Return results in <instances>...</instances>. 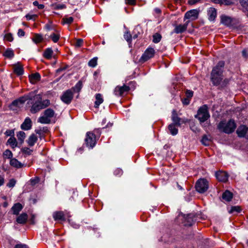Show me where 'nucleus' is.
Returning <instances> with one entry per match:
<instances>
[{"mask_svg":"<svg viewBox=\"0 0 248 248\" xmlns=\"http://www.w3.org/2000/svg\"><path fill=\"white\" fill-rule=\"evenodd\" d=\"M193 216L192 214L183 216V217L184 218V225L186 226H191L193 223Z\"/></svg>","mask_w":248,"mask_h":248,"instance_id":"nucleus-16","label":"nucleus"},{"mask_svg":"<svg viewBox=\"0 0 248 248\" xmlns=\"http://www.w3.org/2000/svg\"><path fill=\"white\" fill-rule=\"evenodd\" d=\"M232 22V18L231 17L225 15H222L221 16V22L225 26H231Z\"/></svg>","mask_w":248,"mask_h":248,"instance_id":"nucleus-19","label":"nucleus"},{"mask_svg":"<svg viewBox=\"0 0 248 248\" xmlns=\"http://www.w3.org/2000/svg\"><path fill=\"white\" fill-rule=\"evenodd\" d=\"M83 42V40L82 39H78L77 40L76 43V46L77 47H80L81 46Z\"/></svg>","mask_w":248,"mask_h":248,"instance_id":"nucleus-57","label":"nucleus"},{"mask_svg":"<svg viewBox=\"0 0 248 248\" xmlns=\"http://www.w3.org/2000/svg\"><path fill=\"white\" fill-rule=\"evenodd\" d=\"M53 53V50L51 48H47L45 50L43 56L47 59H50L52 57Z\"/></svg>","mask_w":248,"mask_h":248,"instance_id":"nucleus-33","label":"nucleus"},{"mask_svg":"<svg viewBox=\"0 0 248 248\" xmlns=\"http://www.w3.org/2000/svg\"><path fill=\"white\" fill-rule=\"evenodd\" d=\"M14 71L18 76L22 75L24 72L22 66L18 63L14 65Z\"/></svg>","mask_w":248,"mask_h":248,"instance_id":"nucleus-27","label":"nucleus"},{"mask_svg":"<svg viewBox=\"0 0 248 248\" xmlns=\"http://www.w3.org/2000/svg\"><path fill=\"white\" fill-rule=\"evenodd\" d=\"M52 6L55 10H61L66 8V6L64 4H53Z\"/></svg>","mask_w":248,"mask_h":248,"instance_id":"nucleus-41","label":"nucleus"},{"mask_svg":"<svg viewBox=\"0 0 248 248\" xmlns=\"http://www.w3.org/2000/svg\"><path fill=\"white\" fill-rule=\"evenodd\" d=\"M201 142L203 145L207 146L209 144L210 140L206 136H204L201 140Z\"/></svg>","mask_w":248,"mask_h":248,"instance_id":"nucleus-45","label":"nucleus"},{"mask_svg":"<svg viewBox=\"0 0 248 248\" xmlns=\"http://www.w3.org/2000/svg\"><path fill=\"white\" fill-rule=\"evenodd\" d=\"M3 156L5 158H11L13 156V154L10 150H6L3 153Z\"/></svg>","mask_w":248,"mask_h":248,"instance_id":"nucleus-43","label":"nucleus"},{"mask_svg":"<svg viewBox=\"0 0 248 248\" xmlns=\"http://www.w3.org/2000/svg\"><path fill=\"white\" fill-rule=\"evenodd\" d=\"M53 217L55 220H65L64 213L62 211H56L54 212L53 214Z\"/></svg>","mask_w":248,"mask_h":248,"instance_id":"nucleus-23","label":"nucleus"},{"mask_svg":"<svg viewBox=\"0 0 248 248\" xmlns=\"http://www.w3.org/2000/svg\"><path fill=\"white\" fill-rule=\"evenodd\" d=\"M16 183V181L15 179H12L10 180L8 183L7 184V186L9 187H13Z\"/></svg>","mask_w":248,"mask_h":248,"instance_id":"nucleus-48","label":"nucleus"},{"mask_svg":"<svg viewBox=\"0 0 248 248\" xmlns=\"http://www.w3.org/2000/svg\"><path fill=\"white\" fill-rule=\"evenodd\" d=\"M27 94L14 100L9 106L10 109L17 110L27 100Z\"/></svg>","mask_w":248,"mask_h":248,"instance_id":"nucleus-6","label":"nucleus"},{"mask_svg":"<svg viewBox=\"0 0 248 248\" xmlns=\"http://www.w3.org/2000/svg\"><path fill=\"white\" fill-rule=\"evenodd\" d=\"M114 173H115V174H116V175H117V174L121 175L123 173V171L121 169H117L115 171Z\"/></svg>","mask_w":248,"mask_h":248,"instance_id":"nucleus-62","label":"nucleus"},{"mask_svg":"<svg viewBox=\"0 0 248 248\" xmlns=\"http://www.w3.org/2000/svg\"><path fill=\"white\" fill-rule=\"evenodd\" d=\"M97 63V58L94 57L91 59L88 62V65L90 67H94Z\"/></svg>","mask_w":248,"mask_h":248,"instance_id":"nucleus-39","label":"nucleus"},{"mask_svg":"<svg viewBox=\"0 0 248 248\" xmlns=\"http://www.w3.org/2000/svg\"><path fill=\"white\" fill-rule=\"evenodd\" d=\"M221 3L226 5H230L233 3V0H224L223 1L221 2Z\"/></svg>","mask_w":248,"mask_h":248,"instance_id":"nucleus-55","label":"nucleus"},{"mask_svg":"<svg viewBox=\"0 0 248 248\" xmlns=\"http://www.w3.org/2000/svg\"><path fill=\"white\" fill-rule=\"evenodd\" d=\"M17 35L19 37L23 36L25 35V32L23 30L20 29L18 31Z\"/></svg>","mask_w":248,"mask_h":248,"instance_id":"nucleus-59","label":"nucleus"},{"mask_svg":"<svg viewBox=\"0 0 248 248\" xmlns=\"http://www.w3.org/2000/svg\"><path fill=\"white\" fill-rule=\"evenodd\" d=\"M202 0H188V4L191 5H195L201 2Z\"/></svg>","mask_w":248,"mask_h":248,"instance_id":"nucleus-53","label":"nucleus"},{"mask_svg":"<svg viewBox=\"0 0 248 248\" xmlns=\"http://www.w3.org/2000/svg\"><path fill=\"white\" fill-rule=\"evenodd\" d=\"M23 207V206L21 203L18 202L15 203L12 208L13 214L17 215Z\"/></svg>","mask_w":248,"mask_h":248,"instance_id":"nucleus-22","label":"nucleus"},{"mask_svg":"<svg viewBox=\"0 0 248 248\" xmlns=\"http://www.w3.org/2000/svg\"><path fill=\"white\" fill-rule=\"evenodd\" d=\"M27 104L31 106L30 112L35 114L50 105L48 99L42 100V96L36 94L35 92H31L27 94Z\"/></svg>","mask_w":248,"mask_h":248,"instance_id":"nucleus-1","label":"nucleus"},{"mask_svg":"<svg viewBox=\"0 0 248 248\" xmlns=\"http://www.w3.org/2000/svg\"><path fill=\"white\" fill-rule=\"evenodd\" d=\"M4 56L8 58H12L14 56V53L13 50L8 49L4 53Z\"/></svg>","mask_w":248,"mask_h":248,"instance_id":"nucleus-37","label":"nucleus"},{"mask_svg":"<svg viewBox=\"0 0 248 248\" xmlns=\"http://www.w3.org/2000/svg\"><path fill=\"white\" fill-rule=\"evenodd\" d=\"M60 37V35L59 34L54 33H52L49 35V38H51L54 43H57L59 41Z\"/></svg>","mask_w":248,"mask_h":248,"instance_id":"nucleus-38","label":"nucleus"},{"mask_svg":"<svg viewBox=\"0 0 248 248\" xmlns=\"http://www.w3.org/2000/svg\"><path fill=\"white\" fill-rule=\"evenodd\" d=\"M240 210L241 209L239 206H232L231 209L229 211V212L230 213H233L234 212L239 213L240 212Z\"/></svg>","mask_w":248,"mask_h":248,"instance_id":"nucleus-42","label":"nucleus"},{"mask_svg":"<svg viewBox=\"0 0 248 248\" xmlns=\"http://www.w3.org/2000/svg\"><path fill=\"white\" fill-rule=\"evenodd\" d=\"M161 39V35L159 33H156L153 35V41L155 43H158L160 41Z\"/></svg>","mask_w":248,"mask_h":248,"instance_id":"nucleus-40","label":"nucleus"},{"mask_svg":"<svg viewBox=\"0 0 248 248\" xmlns=\"http://www.w3.org/2000/svg\"><path fill=\"white\" fill-rule=\"evenodd\" d=\"M224 66V62L223 61H219L217 65L213 68L212 70H215V75L222 76Z\"/></svg>","mask_w":248,"mask_h":248,"instance_id":"nucleus-14","label":"nucleus"},{"mask_svg":"<svg viewBox=\"0 0 248 248\" xmlns=\"http://www.w3.org/2000/svg\"><path fill=\"white\" fill-rule=\"evenodd\" d=\"M195 117L197 118L201 123L205 122L210 117L208 107L206 105H203L199 108L197 114L195 115Z\"/></svg>","mask_w":248,"mask_h":248,"instance_id":"nucleus-3","label":"nucleus"},{"mask_svg":"<svg viewBox=\"0 0 248 248\" xmlns=\"http://www.w3.org/2000/svg\"><path fill=\"white\" fill-rule=\"evenodd\" d=\"M173 124H170L168 126V129L172 135H176L178 133V129L175 127Z\"/></svg>","mask_w":248,"mask_h":248,"instance_id":"nucleus-34","label":"nucleus"},{"mask_svg":"<svg viewBox=\"0 0 248 248\" xmlns=\"http://www.w3.org/2000/svg\"><path fill=\"white\" fill-rule=\"evenodd\" d=\"M238 137L248 139V127L245 125L240 126L236 130Z\"/></svg>","mask_w":248,"mask_h":248,"instance_id":"nucleus-11","label":"nucleus"},{"mask_svg":"<svg viewBox=\"0 0 248 248\" xmlns=\"http://www.w3.org/2000/svg\"><path fill=\"white\" fill-rule=\"evenodd\" d=\"M21 151L23 152V153H24L26 155H31L32 152V150L28 147L23 148L21 149Z\"/></svg>","mask_w":248,"mask_h":248,"instance_id":"nucleus-47","label":"nucleus"},{"mask_svg":"<svg viewBox=\"0 0 248 248\" xmlns=\"http://www.w3.org/2000/svg\"><path fill=\"white\" fill-rule=\"evenodd\" d=\"M190 22L189 20H187L184 25L180 24L176 25L174 30V32L176 33H181L185 31L187 27V26Z\"/></svg>","mask_w":248,"mask_h":248,"instance_id":"nucleus-15","label":"nucleus"},{"mask_svg":"<svg viewBox=\"0 0 248 248\" xmlns=\"http://www.w3.org/2000/svg\"><path fill=\"white\" fill-rule=\"evenodd\" d=\"M65 69H66V67H62V68H59V69H58L57 70V73H60V72H61V71L64 70Z\"/></svg>","mask_w":248,"mask_h":248,"instance_id":"nucleus-64","label":"nucleus"},{"mask_svg":"<svg viewBox=\"0 0 248 248\" xmlns=\"http://www.w3.org/2000/svg\"><path fill=\"white\" fill-rule=\"evenodd\" d=\"M37 139V136L34 134H32L27 140V142L29 146H33L36 142Z\"/></svg>","mask_w":248,"mask_h":248,"instance_id":"nucleus-24","label":"nucleus"},{"mask_svg":"<svg viewBox=\"0 0 248 248\" xmlns=\"http://www.w3.org/2000/svg\"><path fill=\"white\" fill-rule=\"evenodd\" d=\"M55 115L54 111L51 108H47L44 112V115L40 116L38 122L42 124H48L50 123L51 119Z\"/></svg>","mask_w":248,"mask_h":248,"instance_id":"nucleus-4","label":"nucleus"},{"mask_svg":"<svg viewBox=\"0 0 248 248\" xmlns=\"http://www.w3.org/2000/svg\"><path fill=\"white\" fill-rule=\"evenodd\" d=\"M85 141L87 146L93 148L96 143L94 134L91 132H88L86 133Z\"/></svg>","mask_w":248,"mask_h":248,"instance_id":"nucleus-7","label":"nucleus"},{"mask_svg":"<svg viewBox=\"0 0 248 248\" xmlns=\"http://www.w3.org/2000/svg\"><path fill=\"white\" fill-rule=\"evenodd\" d=\"M155 53V51L154 48L151 47L148 48L140 58V61L143 62L148 61L154 57Z\"/></svg>","mask_w":248,"mask_h":248,"instance_id":"nucleus-9","label":"nucleus"},{"mask_svg":"<svg viewBox=\"0 0 248 248\" xmlns=\"http://www.w3.org/2000/svg\"><path fill=\"white\" fill-rule=\"evenodd\" d=\"M124 37L129 43L131 42L132 36L128 31H126L124 33Z\"/></svg>","mask_w":248,"mask_h":248,"instance_id":"nucleus-46","label":"nucleus"},{"mask_svg":"<svg viewBox=\"0 0 248 248\" xmlns=\"http://www.w3.org/2000/svg\"><path fill=\"white\" fill-rule=\"evenodd\" d=\"M223 78L222 76L215 75V70H212L211 73V79L214 85H218L220 84Z\"/></svg>","mask_w":248,"mask_h":248,"instance_id":"nucleus-13","label":"nucleus"},{"mask_svg":"<svg viewBox=\"0 0 248 248\" xmlns=\"http://www.w3.org/2000/svg\"><path fill=\"white\" fill-rule=\"evenodd\" d=\"M32 122L30 118H26L21 125V128L23 130H28L31 127Z\"/></svg>","mask_w":248,"mask_h":248,"instance_id":"nucleus-18","label":"nucleus"},{"mask_svg":"<svg viewBox=\"0 0 248 248\" xmlns=\"http://www.w3.org/2000/svg\"><path fill=\"white\" fill-rule=\"evenodd\" d=\"M33 4L34 6H37L38 8L39 9H42L45 7V6L43 4H39L38 2L37 1H34L33 2Z\"/></svg>","mask_w":248,"mask_h":248,"instance_id":"nucleus-52","label":"nucleus"},{"mask_svg":"<svg viewBox=\"0 0 248 248\" xmlns=\"http://www.w3.org/2000/svg\"><path fill=\"white\" fill-rule=\"evenodd\" d=\"M82 87V83L81 81H79L76 85L71 90H73L75 92H79Z\"/></svg>","mask_w":248,"mask_h":248,"instance_id":"nucleus-35","label":"nucleus"},{"mask_svg":"<svg viewBox=\"0 0 248 248\" xmlns=\"http://www.w3.org/2000/svg\"><path fill=\"white\" fill-rule=\"evenodd\" d=\"M129 89V87L125 85L122 86H117L114 90V93L115 95L121 96L124 93L128 92Z\"/></svg>","mask_w":248,"mask_h":248,"instance_id":"nucleus-12","label":"nucleus"},{"mask_svg":"<svg viewBox=\"0 0 248 248\" xmlns=\"http://www.w3.org/2000/svg\"><path fill=\"white\" fill-rule=\"evenodd\" d=\"M236 128V124L232 120H230L227 123L225 122H221L218 125V128L223 131L226 133H231Z\"/></svg>","mask_w":248,"mask_h":248,"instance_id":"nucleus-2","label":"nucleus"},{"mask_svg":"<svg viewBox=\"0 0 248 248\" xmlns=\"http://www.w3.org/2000/svg\"><path fill=\"white\" fill-rule=\"evenodd\" d=\"M4 38L7 40L12 42L13 40V35L11 33H8L7 34H6L4 36Z\"/></svg>","mask_w":248,"mask_h":248,"instance_id":"nucleus-50","label":"nucleus"},{"mask_svg":"<svg viewBox=\"0 0 248 248\" xmlns=\"http://www.w3.org/2000/svg\"><path fill=\"white\" fill-rule=\"evenodd\" d=\"M37 16L36 15H30L28 14L26 16V17L27 20H35Z\"/></svg>","mask_w":248,"mask_h":248,"instance_id":"nucleus-49","label":"nucleus"},{"mask_svg":"<svg viewBox=\"0 0 248 248\" xmlns=\"http://www.w3.org/2000/svg\"><path fill=\"white\" fill-rule=\"evenodd\" d=\"M95 100H96L94 102V107L97 108L104 101L102 94L100 93L96 94L95 95Z\"/></svg>","mask_w":248,"mask_h":248,"instance_id":"nucleus-29","label":"nucleus"},{"mask_svg":"<svg viewBox=\"0 0 248 248\" xmlns=\"http://www.w3.org/2000/svg\"><path fill=\"white\" fill-rule=\"evenodd\" d=\"M14 248H29L25 244H17L15 246Z\"/></svg>","mask_w":248,"mask_h":248,"instance_id":"nucleus-58","label":"nucleus"},{"mask_svg":"<svg viewBox=\"0 0 248 248\" xmlns=\"http://www.w3.org/2000/svg\"><path fill=\"white\" fill-rule=\"evenodd\" d=\"M27 219V214L26 213H22L17 217L16 221L20 224H24L26 222Z\"/></svg>","mask_w":248,"mask_h":248,"instance_id":"nucleus-28","label":"nucleus"},{"mask_svg":"<svg viewBox=\"0 0 248 248\" xmlns=\"http://www.w3.org/2000/svg\"><path fill=\"white\" fill-rule=\"evenodd\" d=\"M17 137L19 143L22 144L26 138V134L23 131H19L17 133Z\"/></svg>","mask_w":248,"mask_h":248,"instance_id":"nucleus-32","label":"nucleus"},{"mask_svg":"<svg viewBox=\"0 0 248 248\" xmlns=\"http://www.w3.org/2000/svg\"><path fill=\"white\" fill-rule=\"evenodd\" d=\"M39 179L38 178H35L34 179H31L30 180L31 184V186H34L39 182Z\"/></svg>","mask_w":248,"mask_h":248,"instance_id":"nucleus-54","label":"nucleus"},{"mask_svg":"<svg viewBox=\"0 0 248 248\" xmlns=\"http://www.w3.org/2000/svg\"><path fill=\"white\" fill-rule=\"evenodd\" d=\"M172 120L173 122V124L177 126H180L181 123H185V122L182 121L181 118L178 117L177 114L175 113V111L173 110V113L172 115Z\"/></svg>","mask_w":248,"mask_h":248,"instance_id":"nucleus-21","label":"nucleus"},{"mask_svg":"<svg viewBox=\"0 0 248 248\" xmlns=\"http://www.w3.org/2000/svg\"><path fill=\"white\" fill-rule=\"evenodd\" d=\"M195 188L199 193H204L208 188V182L205 179H199L196 182Z\"/></svg>","mask_w":248,"mask_h":248,"instance_id":"nucleus-5","label":"nucleus"},{"mask_svg":"<svg viewBox=\"0 0 248 248\" xmlns=\"http://www.w3.org/2000/svg\"><path fill=\"white\" fill-rule=\"evenodd\" d=\"M10 164L11 166L16 168H21L23 165L16 158L11 159Z\"/></svg>","mask_w":248,"mask_h":248,"instance_id":"nucleus-30","label":"nucleus"},{"mask_svg":"<svg viewBox=\"0 0 248 248\" xmlns=\"http://www.w3.org/2000/svg\"><path fill=\"white\" fill-rule=\"evenodd\" d=\"M63 24H70L73 21V18L71 16L65 17L62 19Z\"/></svg>","mask_w":248,"mask_h":248,"instance_id":"nucleus-44","label":"nucleus"},{"mask_svg":"<svg viewBox=\"0 0 248 248\" xmlns=\"http://www.w3.org/2000/svg\"><path fill=\"white\" fill-rule=\"evenodd\" d=\"M216 177L219 181L226 182L228 180V175L225 171H219L216 172Z\"/></svg>","mask_w":248,"mask_h":248,"instance_id":"nucleus-17","label":"nucleus"},{"mask_svg":"<svg viewBox=\"0 0 248 248\" xmlns=\"http://www.w3.org/2000/svg\"><path fill=\"white\" fill-rule=\"evenodd\" d=\"M182 102L184 105H187L190 103L189 99L186 97V98H185L182 100Z\"/></svg>","mask_w":248,"mask_h":248,"instance_id":"nucleus-60","label":"nucleus"},{"mask_svg":"<svg viewBox=\"0 0 248 248\" xmlns=\"http://www.w3.org/2000/svg\"><path fill=\"white\" fill-rule=\"evenodd\" d=\"M186 95L187 98L189 99L191 98L193 96V92L191 90H186Z\"/></svg>","mask_w":248,"mask_h":248,"instance_id":"nucleus-51","label":"nucleus"},{"mask_svg":"<svg viewBox=\"0 0 248 248\" xmlns=\"http://www.w3.org/2000/svg\"><path fill=\"white\" fill-rule=\"evenodd\" d=\"M73 95L72 90H68L63 93L61 96V99L63 103L69 104L73 98Z\"/></svg>","mask_w":248,"mask_h":248,"instance_id":"nucleus-8","label":"nucleus"},{"mask_svg":"<svg viewBox=\"0 0 248 248\" xmlns=\"http://www.w3.org/2000/svg\"><path fill=\"white\" fill-rule=\"evenodd\" d=\"M199 11L197 9H192L186 12L184 16V20H195L198 18Z\"/></svg>","mask_w":248,"mask_h":248,"instance_id":"nucleus-10","label":"nucleus"},{"mask_svg":"<svg viewBox=\"0 0 248 248\" xmlns=\"http://www.w3.org/2000/svg\"><path fill=\"white\" fill-rule=\"evenodd\" d=\"M43 40V37L41 34H35L34 37L32 38V40L35 44H38L41 42Z\"/></svg>","mask_w":248,"mask_h":248,"instance_id":"nucleus-36","label":"nucleus"},{"mask_svg":"<svg viewBox=\"0 0 248 248\" xmlns=\"http://www.w3.org/2000/svg\"><path fill=\"white\" fill-rule=\"evenodd\" d=\"M232 193L229 190H226L222 195V199L226 202H230L232 198Z\"/></svg>","mask_w":248,"mask_h":248,"instance_id":"nucleus-26","label":"nucleus"},{"mask_svg":"<svg viewBox=\"0 0 248 248\" xmlns=\"http://www.w3.org/2000/svg\"><path fill=\"white\" fill-rule=\"evenodd\" d=\"M7 143L13 149L17 146V142L15 137L10 138L7 140Z\"/></svg>","mask_w":248,"mask_h":248,"instance_id":"nucleus-31","label":"nucleus"},{"mask_svg":"<svg viewBox=\"0 0 248 248\" xmlns=\"http://www.w3.org/2000/svg\"><path fill=\"white\" fill-rule=\"evenodd\" d=\"M4 183V179L2 176H0V186L3 185Z\"/></svg>","mask_w":248,"mask_h":248,"instance_id":"nucleus-63","label":"nucleus"},{"mask_svg":"<svg viewBox=\"0 0 248 248\" xmlns=\"http://www.w3.org/2000/svg\"><path fill=\"white\" fill-rule=\"evenodd\" d=\"M125 2L127 4L130 5H134L135 4V0H125Z\"/></svg>","mask_w":248,"mask_h":248,"instance_id":"nucleus-61","label":"nucleus"},{"mask_svg":"<svg viewBox=\"0 0 248 248\" xmlns=\"http://www.w3.org/2000/svg\"><path fill=\"white\" fill-rule=\"evenodd\" d=\"M209 20L214 21L217 16V10L213 7H210L207 11Z\"/></svg>","mask_w":248,"mask_h":248,"instance_id":"nucleus-20","label":"nucleus"},{"mask_svg":"<svg viewBox=\"0 0 248 248\" xmlns=\"http://www.w3.org/2000/svg\"><path fill=\"white\" fill-rule=\"evenodd\" d=\"M41 78V76L38 73H35L29 76V79L30 82L32 84H35L37 82L40 80Z\"/></svg>","mask_w":248,"mask_h":248,"instance_id":"nucleus-25","label":"nucleus"},{"mask_svg":"<svg viewBox=\"0 0 248 248\" xmlns=\"http://www.w3.org/2000/svg\"><path fill=\"white\" fill-rule=\"evenodd\" d=\"M242 56L245 59L248 58V49H244L242 51Z\"/></svg>","mask_w":248,"mask_h":248,"instance_id":"nucleus-56","label":"nucleus"}]
</instances>
